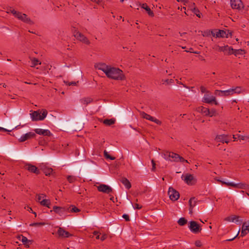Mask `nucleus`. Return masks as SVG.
<instances>
[{
	"mask_svg": "<svg viewBox=\"0 0 249 249\" xmlns=\"http://www.w3.org/2000/svg\"><path fill=\"white\" fill-rule=\"evenodd\" d=\"M108 78L115 80H124L125 79V76L123 71L119 68L110 66L107 74Z\"/></svg>",
	"mask_w": 249,
	"mask_h": 249,
	"instance_id": "nucleus-1",
	"label": "nucleus"
},
{
	"mask_svg": "<svg viewBox=\"0 0 249 249\" xmlns=\"http://www.w3.org/2000/svg\"><path fill=\"white\" fill-rule=\"evenodd\" d=\"M47 114V111L46 109H43L42 112L38 110L32 111L30 115L32 121H37L43 120L46 117Z\"/></svg>",
	"mask_w": 249,
	"mask_h": 249,
	"instance_id": "nucleus-2",
	"label": "nucleus"
},
{
	"mask_svg": "<svg viewBox=\"0 0 249 249\" xmlns=\"http://www.w3.org/2000/svg\"><path fill=\"white\" fill-rule=\"evenodd\" d=\"M181 178L187 184L189 185H194L197 182V179L195 178L194 175L190 174L182 175Z\"/></svg>",
	"mask_w": 249,
	"mask_h": 249,
	"instance_id": "nucleus-3",
	"label": "nucleus"
},
{
	"mask_svg": "<svg viewBox=\"0 0 249 249\" xmlns=\"http://www.w3.org/2000/svg\"><path fill=\"white\" fill-rule=\"evenodd\" d=\"M73 34L74 36L78 40L87 45H89L90 44V41L88 38L81 33L74 29V30H73Z\"/></svg>",
	"mask_w": 249,
	"mask_h": 249,
	"instance_id": "nucleus-4",
	"label": "nucleus"
},
{
	"mask_svg": "<svg viewBox=\"0 0 249 249\" xmlns=\"http://www.w3.org/2000/svg\"><path fill=\"white\" fill-rule=\"evenodd\" d=\"M212 35L213 36H216V37H226L228 38L231 37L232 35L231 32L230 30L224 31L219 30L215 34L213 31H212Z\"/></svg>",
	"mask_w": 249,
	"mask_h": 249,
	"instance_id": "nucleus-5",
	"label": "nucleus"
},
{
	"mask_svg": "<svg viewBox=\"0 0 249 249\" xmlns=\"http://www.w3.org/2000/svg\"><path fill=\"white\" fill-rule=\"evenodd\" d=\"M168 194L169 196L170 199L172 201H176L179 197V193L173 187L169 188Z\"/></svg>",
	"mask_w": 249,
	"mask_h": 249,
	"instance_id": "nucleus-6",
	"label": "nucleus"
},
{
	"mask_svg": "<svg viewBox=\"0 0 249 249\" xmlns=\"http://www.w3.org/2000/svg\"><path fill=\"white\" fill-rule=\"evenodd\" d=\"M16 18L23 21V22L29 24L30 25H33L34 24L33 21L31 20L28 17L27 15L22 14L20 12H19Z\"/></svg>",
	"mask_w": 249,
	"mask_h": 249,
	"instance_id": "nucleus-7",
	"label": "nucleus"
},
{
	"mask_svg": "<svg viewBox=\"0 0 249 249\" xmlns=\"http://www.w3.org/2000/svg\"><path fill=\"white\" fill-rule=\"evenodd\" d=\"M67 210V209L65 207L54 206L53 207V211L56 213L59 214L63 219L65 218Z\"/></svg>",
	"mask_w": 249,
	"mask_h": 249,
	"instance_id": "nucleus-8",
	"label": "nucleus"
},
{
	"mask_svg": "<svg viewBox=\"0 0 249 249\" xmlns=\"http://www.w3.org/2000/svg\"><path fill=\"white\" fill-rule=\"evenodd\" d=\"M190 231L194 233H197L200 232L201 229L199 225L196 221H192L190 222L189 227Z\"/></svg>",
	"mask_w": 249,
	"mask_h": 249,
	"instance_id": "nucleus-9",
	"label": "nucleus"
},
{
	"mask_svg": "<svg viewBox=\"0 0 249 249\" xmlns=\"http://www.w3.org/2000/svg\"><path fill=\"white\" fill-rule=\"evenodd\" d=\"M213 49L219 52H223L225 53H227L229 54H231V50H233V49L231 47H229L228 45L224 46L215 45L213 47Z\"/></svg>",
	"mask_w": 249,
	"mask_h": 249,
	"instance_id": "nucleus-10",
	"label": "nucleus"
},
{
	"mask_svg": "<svg viewBox=\"0 0 249 249\" xmlns=\"http://www.w3.org/2000/svg\"><path fill=\"white\" fill-rule=\"evenodd\" d=\"M214 94L219 96H228L233 95V89H230L226 90H215Z\"/></svg>",
	"mask_w": 249,
	"mask_h": 249,
	"instance_id": "nucleus-11",
	"label": "nucleus"
},
{
	"mask_svg": "<svg viewBox=\"0 0 249 249\" xmlns=\"http://www.w3.org/2000/svg\"><path fill=\"white\" fill-rule=\"evenodd\" d=\"M140 115L143 118H144L146 120H149L151 122H153L155 123L156 124H157L160 125L161 124V121L155 118L154 117H152L151 116L146 113L144 112H143V111L141 112Z\"/></svg>",
	"mask_w": 249,
	"mask_h": 249,
	"instance_id": "nucleus-12",
	"label": "nucleus"
},
{
	"mask_svg": "<svg viewBox=\"0 0 249 249\" xmlns=\"http://www.w3.org/2000/svg\"><path fill=\"white\" fill-rule=\"evenodd\" d=\"M203 101L208 104L213 103L216 105L218 104V102L216 100L215 97L213 95H210L209 94L204 95L203 98Z\"/></svg>",
	"mask_w": 249,
	"mask_h": 249,
	"instance_id": "nucleus-13",
	"label": "nucleus"
},
{
	"mask_svg": "<svg viewBox=\"0 0 249 249\" xmlns=\"http://www.w3.org/2000/svg\"><path fill=\"white\" fill-rule=\"evenodd\" d=\"M98 191L106 194H109L112 192V189L110 186L102 184L97 187Z\"/></svg>",
	"mask_w": 249,
	"mask_h": 249,
	"instance_id": "nucleus-14",
	"label": "nucleus"
},
{
	"mask_svg": "<svg viewBox=\"0 0 249 249\" xmlns=\"http://www.w3.org/2000/svg\"><path fill=\"white\" fill-rule=\"evenodd\" d=\"M110 66H111L107 65L104 63H99L95 65V68L96 69L103 71L106 75L107 74V72L108 71Z\"/></svg>",
	"mask_w": 249,
	"mask_h": 249,
	"instance_id": "nucleus-15",
	"label": "nucleus"
},
{
	"mask_svg": "<svg viewBox=\"0 0 249 249\" xmlns=\"http://www.w3.org/2000/svg\"><path fill=\"white\" fill-rule=\"evenodd\" d=\"M231 5L232 9L240 10L243 8V4L241 0H231Z\"/></svg>",
	"mask_w": 249,
	"mask_h": 249,
	"instance_id": "nucleus-16",
	"label": "nucleus"
},
{
	"mask_svg": "<svg viewBox=\"0 0 249 249\" xmlns=\"http://www.w3.org/2000/svg\"><path fill=\"white\" fill-rule=\"evenodd\" d=\"M24 168L28 170L29 172L35 173L37 175L39 174L40 173V171L37 169V168L36 166L33 165L30 163L25 164L24 165Z\"/></svg>",
	"mask_w": 249,
	"mask_h": 249,
	"instance_id": "nucleus-17",
	"label": "nucleus"
},
{
	"mask_svg": "<svg viewBox=\"0 0 249 249\" xmlns=\"http://www.w3.org/2000/svg\"><path fill=\"white\" fill-rule=\"evenodd\" d=\"M36 134L35 133L33 132H29L25 134L22 135L18 139V141L20 142H23L31 138H34Z\"/></svg>",
	"mask_w": 249,
	"mask_h": 249,
	"instance_id": "nucleus-18",
	"label": "nucleus"
},
{
	"mask_svg": "<svg viewBox=\"0 0 249 249\" xmlns=\"http://www.w3.org/2000/svg\"><path fill=\"white\" fill-rule=\"evenodd\" d=\"M179 155L178 154L173 153V152H166L165 154H164V156L166 157L164 158L166 160H170L169 159L170 158H171L173 159V160L174 161L178 162V158H179Z\"/></svg>",
	"mask_w": 249,
	"mask_h": 249,
	"instance_id": "nucleus-19",
	"label": "nucleus"
},
{
	"mask_svg": "<svg viewBox=\"0 0 249 249\" xmlns=\"http://www.w3.org/2000/svg\"><path fill=\"white\" fill-rule=\"evenodd\" d=\"M35 132L40 135L44 136H50L52 135V133L48 129H43L41 128H36L34 130Z\"/></svg>",
	"mask_w": 249,
	"mask_h": 249,
	"instance_id": "nucleus-20",
	"label": "nucleus"
},
{
	"mask_svg": "<svg viewBox=\"0 0 249 249\" xmlns=\"http://www.w3.org/2000/svg\"><path fill=\"white\" fill-rule=\"evenodd\" d=\"M249 232V220L243 223L242 227L241 236L243 237Z\"/></svg>",
	"mask_w": 249,
	"mask_h": 249,
	"instance_id": "nucleus-21",
	"label": "nucleus"
},
{
	"mask_svg": "<svg viewBox=\"0 0 249 249\" xmlns=\"http://www.w3.org/2000/svg\"><path fill=\"white\" fill-rule=\"evenodd\" d=\"M225 220L228 222H235L237 224H240L242 222V220L239 219V216L234 215H232L226 217L225 218Z\"/></svg>",
	"mask_w": 249,
	"mask_h": 249,
	"instance_id": "nucleus-22",
	"label": "nucleus"
},
{
	"mask_svg": "<svg viewBox=\"0 0 249 249\" xmlns=\"http://www.w3.org/2000/svg\"><path fill=\"white\" fill-rule=\"evenodd\" d=\"M57 234L59 237L68 238L71 236L72 235L68 231L64 230L62 228L59 227L57 231Z\"/></svg>",
	"mask_w": 249,
	"mask_h": 249,
	"instance_id": "nucleus-23",
	"label": "nucleus"
},
{
	"mask_svg": "<svg viewBox=\"0 0 249 249\" xmlns=\"http://www.w3.org/2000/svg\"><path fill=\"white\" fill-rule=\"evenodd\" d=\"M215 139L217 142H222L223 143L226 142L228 143L230 141L228 136L224 134L217 135Z\"/></svg>",
	"mask_w": 249,
	"mask_h": 249,
	"instance_id": "nucleus-24",
	"label": "nucleus"
},
{
	"mask_svg": "<svg viewBox=\"0 0 249 249\" xmlns=\"http://www.w3.org/2000/svg\"><path fill=\"white\" fill-rule=\"evenodd\" d=\"M234 188L242 189H247L249 188V185L245 183H235Z\"/></svg>",
	"mask_w": 249,
	"mask_h": 249,
	"instance_id": "nucleus-25",
	"label": "nucleus"
},
{
	"mask_svg": "<svg viewBox=\"0 0 249 249\" xmlns=\"http://www.w3.org/2000/svg\"><path fill=\"white\" fill-rule=\"evenodd\" d=\"M245 53V51L242 49H238L231 50V54H233L235 56H237L238 55H242Z\"/></svg>",
	"mask_w": 249,
	"mask_h": 249,
	"instance_id": "nucleus-26",
	"label": "nucleus"
},
{
	"mask_svg": "<svg viewBox=\"0 0 249 249\" xmlns=\"http://www.w3.org/2000/svg\"><path fill=\"white\" fill-rule=\"evenodd\" d=\"M40 205L50 208L51 206V201L50 199L43 198L42 200L40 201Z\"/></svg>",
	"mask_w": 249,
	"mask_h": 249,
	"instance_id": "nucleus-27",
	"label": "nucleus"
},
{
	"mask_svg": "<svg viewBox=\"0 0 249 249\" xmlns=\"http://www.w3.org/2000/svg\"><path fill=\"white\" fill-rule=\"evenodd\" d=\"M92 99L90 97H85L80 100L81 103L85 105H88L89 104L92 102Z\"/></svg>",
	"mask_w": 249,
	"mask_h": 249,
	"instance_id": "nucleus-28",
	"label": "nucleus"
},
{
	"mask_svg": "<svg viewBox=\"0 0 249 249\" xmlns=\"http://www.w3.org/2000/svg\"><path fill=\"white\" fill-rule=\"evenodd\" d=\"M115 122V119L112 118L110 119H105L103 120V123L106 125L110 126L113 124Z\"/></svg>",
	"mask_w": 249,
	"mask_h": 249,
	"instance_id": "nucleus-29",
	"label": "nucleus"
},
{
	"mask_svg": "<svg viewBox=\"0 0 249 249\" xmlns=\"http://www.w3.org/2000/svg\"><path fill=\"white\" fill-rule=\"evenodd\" d=\"M142 8L144 9L148 13V15L151 17L154 16L153 12L151 10L150 8L147 6V4L143 3L142 6Z\"/></svg>",
	"mask_w": 249,
	"mask_h": 249,
	"instance_id": "nucleus-30",
	"label": "nucleus"
},
{
	"mask_svg": "<svg viewBox=\"0 0 249 249\" xmlns=\"http://www.w3.org/2000/svg\"><path fill=\"white\" fill-rule=\"evenodd\" d=\"M122 183L125 186V188L129 189L131 185L129 181L126 178H123L121 180Z\"/></svg>",
	"mask_w": 249,
	"mask_h": 249,
	"instance_id": "nucleus-31",
	"label": "nucleus"
},
{
	"mask_svg": "<svg viewBox=\"0 0 249 249\" xmlns=\"http://www.w3.org/2000/svg\"><path fill=\"white\" fill-rule=\"evenodd\" d=\"M196 202L195 197H192L190 199L189 203L190 209H191V210H193V208L196 206Z\"/></svg>",
	"mask_w": 249,
	"mask_h": 249,
	"instance_id": "nucleus-32",
	"label": "nucleus"
},
{
	"mask_svg": "<svg viewBox=\"0 0 249 249\" xmlns=\"http://www.w3.org/2000/svg\"><path fill=\"white\" fill-rule=\"evenodd\" d=\"M233 89V94L234 93L239 94L243 92L244 90L242 89L241 87H236L231 88Z\"/></svg>",
	"mask_w": 249,
	"mask_h": 249,
	"instance_id": "nucleus-33",
	"label": "nucleus"
},
{
	"mask_svg": "<svg viewBox=\"0 0 249 249\" xmlns=\"http://www.w3.org/2000/svg\"><path fill=\"white\" fill-rule=\"evenodd\" d=\"M46 197V196L44 194H38L36 195V201L40 204V201H41L42 199Z\"/></svg>",
	"mask_w": 249,
	"mask_h": 249,
	"instance_id": "nucleus-34",
	"label": "nucleus"
},
{
	"mask_svg": "<svg viewBox=\"0 0 249 249\" xmlns=\"http://www.w3.org/2000/svg\"><path fill=\"white\" fill-rule=\"evenodd\" d=\"M187 220L184 217L180 218L178 221V224L180 226H184L187 223Z\"/></svg>",
	"mask_w": 249,
	"mask_h": 249,
	"instance_id": "nucleus-35",
	"label": "nucleus"
},
{
	"mask_svg": "<svg viewBox=\"0 0 249 249\" xmlns=\"http://www.w3.org/2000/svg\"><path fill=\"white\" fill-rule=\"evenodd\" d=\"M41 62L36 58H34L32 59V66L31 67H34L37 65H40Z\"/></svg>",
	"mask_w": 249,
	"mask_h": 249,
	"instance_id": "nucleus-36",
	"label": "nucleus"
},
{
	"mask_svg": "<svg viewBox=\"0 0 249 249\" xmlns=\"http://www.w3.org/2000/svg\"><path fill=\"white\" fill-rule=\"evenodd\" d=\"M21 241L23 243V244L27 245L28 246H29V243L31 242V241L29 240L27 237L23 236L22 235L21 236Z\"/></svg>",
	"mask_w": 249,
	"mask_h": 249,
	"instance_id": "nucleus-37",
	"label": "nucleus"
},
{
	"mask_svg": "<svg viewBox=\"0 0 249 249\" xmlns=\"http://www.w3.org/2000/svg\"><path fill=\"white\" fill-rule=\"evenodd\" d=\"M217 180L218 181L221 182L223 184H225L227 186H232L233 187H234V186H235V183H234L233 182H226V181H222L220 179H218Z\"/></svg>",
	"mask_w": 249,
	"mask_h": 249,
	"instance_id": "nucleus-38",
	"label": "nucleus"
},
{
	"mask_svg": "<svg viewBox=\"0 0 249 249\" xmlns=\"http://www.w3.org/2000/svg\"><path fill=\"white\" fill-rule=\"evenodd\" d=\"M53 171L52 168H45L43 169V172L46 176L51 175Z\"/></svg>",
	"mask_w": 249,
	"mask_h": 249,
	"instance_id": "nucleus-39",
	"label": "nucleus"
},
{
	"mask_svg": "<svg viewBox=\"0 0 249 249\" xmlns=\"http://www.w3.org/2000/svg\"><path fill=\"white\" fill-rule=\"evenodd\" d=\"M209 109L206 107H201V111L202 113L205 114V115H208L209 113Z\"/></svg>",
	"mask_w": 249,
	"mask_h": 249,
	"instance_id": "nucleus-40",
	"label": "nucleus"
},
{
	"mask_svg": "<svg viewBox=\"0 0 249 249\" xmlns=\"http://www.w3.org/2000/svg\"><path fill=\"white\" fill-rule=\"evenodd\" d=\"M76 179L75 177L73 176H68L67 177V180L70 183H72L74 182Z\"/></svg>",
	"mask_w": 249,
	"mask_h": 249,
	"instance_id": "nucleus-41",
	"label": "nucleus"
},
{
	"mask_svg": "<svg viewBox=\"0 0 249 249\" xmlns=\"http://www.w3.org/2000/svg\"><path fill=\"white\" fill-rule=\"evenodd\" d=\"M162 84H166V85H170L174 83V80L173 79H166L164 80H162Z\"/></svg>",
	"mask_w": 249,
	"mask_h": 249,
	"instance_id": "nucleus-42",
	"label": "nucleus"
},
{
	"mask_svg": "<svg viewBox=\"0 0 249 249\" xmlns=\"http://www.w3.org/2000/svg\"><path fill=\"white\" fill-rule=\"evenodd\" d=\"M192 11L194 12V14L196 15L197 17H198V18H200V13L197 8L194 7V8L192 9Z\"/></svg>",
	"mask_w": 249,
	"mask_h": 249,
	"instance_id": "nucleus-43",
	"label": "nucleus"
},
{
	"mask_svg": "<svg viewBox=\"0 0 249 249\" xmlns=\"http://www.w3.org/2000/svg\"><path fill=\"white\" fill-rule=\"evenodd\" d=\"M18 12H19L18 11H17L15 10L12 9L11 8H10L8 10V11L7 12V13H12L16 18L18 14Z\"/></svg>",
	"mask_w": 249,
	"mask_h": 249,
	"instance_id": "nucleus-44",
	"label": "nucleus"
},
{
	"mask_svg": "<svg viewBox=\"0 0 249 249\" xmlns=\"http://www.w3.org/2000/svg\"><path fill=\"white\" fill-rule=\"evenodd\" d=\"M104 156L107 159H109L110 160H114L115 159V157L110 156L106 151H104Z\"/></svg>",
	"mask_w": 249,
	"mask_h": 249,
	"instance_id": "nucleus-45",
	"label": "nucleus"
},
{
	"mask_svg": "<svg viewBox=\"0 0 249 249\" xmlns=\"http://www.w3.org/2000/svg\"><path fill=\"white\" fill-rule=\"evenodd\" d=\"M72 208L71 209L70 212L71 213H77L80 211V209L76 207L75 206H72Z\"/></svg>",
	"mask_w": 249,
	"mask_h": 249,
	"instance_id": "nucleus-46",
	"label": "nucleus"
},
{
	"mask_svg": "<svg viewBox=\"0 0 249 249\" xmlns=\"http://www.w3.org/2000/svg\"><path fill=\"white\" fill-rule=\"evenodd\" d=\"M216 113V112L215 110H209V113L208 114V115L210 117H212V116H214L215 115Z\"/></svg>",
	"mask_w": 249,
	"mask_h": 249,
	"instance_id": "nucleus-47",
	"label": "nucleus"
},
{
	"mask_svg": "<svg viewBox=\"0 0 249 249\" xmlns=\"http://www.w3.org/2000/svg\"><path fill=\"white\" fill-rule=\"evenodd\" d=\"M238 138L242 140H245L246 139H249V137H248V136H243V135H238Z\"/></svg>",
	"mask_w": 249,
	"mask_h": 249,
	"instance_id": "nucleus-48",
	"label": "nucleus"
},
{
	"mask_svg": "<svg viewBox=\"0 0 249 249\" xmlns=\"http://www.w3.org/2000/svg\"><path fill=\"white\" fill-rule=\"evenodd\" d=\"M122 217L126 221H129L130 218L129 216L127 214H124L122 216Z\"/></svg>",
	"mask_w": 249,
	"mask_h": 249,
	"instance_id": "nucleus-49",
	"label": "nucleus"
},
{
	"mask_svg": "<svg viewBox=\"0 0 249 249\" xmlns=\"http://www.w3.org/2000/svg\"><path fill=\"white\" fill-rule=\"evenodd\" d=\"M142 206H140V205H139L137 203H135L134 205H133V208L135 209H138V210H140L142 208Z\"/></svg>",
	"mask_w": 249,
	"mask_h": 249,
	"instance_id": "nucleus-50",
	"label": "nucleus"
},
{
	"mask_svg": "<svg viewBox=\"0 0 249 249\" xmlns=\"http://www.w3.org/2000/svg\"><path fill=\"white\" fill-rule=\"evenodd\" d=\"M178 161H180L181 162H188L187 160H185L183 157H182L180 156H179Z\"/></svg>",
	"mask_w": 249,
	"mask_h": 249,
	"instance_id": "nucleus-51",
	"label": "nucleus"
},
{
	"mask_svg": "<svg viewBox=\"0 0 249 249\" xmlns=\"http://www.w3.org/2000/svg\"><path fill=\"white\" fill-rule=\"evenodd\" d=\"M151 162L152 164V171H155L156 169V163L153 160H152Z\"/></svg>",
	"mask_w": 249,
	"mask_h": 249,
	"instance_id": "nucleus-52",
	"label": "nucleus"
},
{
	"mask_svg": "<svg viewBox=\"0 0 249 249\" xmlns=\"http://www.w3.org/2000/svg\"><path fill=\"white\" fill-rule=\"evenodd\" d=\"M44 223H34L32 224H31V226H38V225H44Z\"/></svg>",
	"mask_w": 249,
	"mask_h": 249,
	"instance_id": "nucleus-53",
	"label": "nucleus"
},
{
	"mask_svg": "<svg viewBox=\"0 0 249 249\" xmlns=\"http://www.w3.org/2000/svg\"><path fill=\"white\" fill-rule=\"evenodd\" d=\"M195 244H196V246H197V247H200L201 246V243L200 241H198V240L196 241Z\"/></svg>",
	"mask_w": 249,
	"mask_h": 249,
	"instance_id": "nucleus-54",
	"label": "nucleus"
},
{
	"mask_svg": "<svg viewBox=\"0 0 249 249\" xmlns=\"http://www.w3.org/2000/svg\"><path fill=\"white\" fill-rule=\"evenodd\" d=\"M107 234H105L101 237L100 239L101 241H104L107 238Z\"/></svg>",
	"mask_w": 249,
	"mask_h": 249,
	"instance_id": "nucleus-55",
	"label": "nucleus"
},
{
	"mask_svg": "<svg viewBox=\"0 0 249 249\" xmlns=\"http://www.w3.org/2000/svg\"><path fill=\"white\" fill-rule=\"evenodd\" d=\"M238 232H239V231H238ZM238 233H239V232H238ZM238 235V233H237V234H236V236H235L233 238H230V239H227V240H226V241H232L233 240H234V239H235V238L236 237H237V235Z\"/></svg>",
	"mask_w": 249,
	"mask_h": 249,
	"instance_id": "nucleus-56",
	"label": "nucleus"
},
{
	"mask_svg": "<svg viewBox=\"0 0 249 249\" xmlns=\"http://www.w3.org/2000/svg\"><path fill=\"white\" fill-rule=\"evenodd\" d=\"M0 131L7 132V131H9L4 128L0 127Z\"/></svg>",
	"mask_w": 249,
	"mask_h": 249,
	"instance_id": "nucleus-57",
	"label": "nucleus"
},
{
	"mask_svg": "<svg viewBox=\"0 0 249 249\" xmlns=\"http://www.w3.org/2000/svg\"><path fill=\"white\" fill-rule=\"evenodd\" d=\"M195 3H191V6H190V8H191V10H192V9H193V8H194V7H195Z\"/></svg>",
	"mask_w": 249,
	"mask_h": 249,
	"instance_id": "nucleus-58",
	"label": "nucleus"
},
{
	"mask_svg": "<svg viewBox=\"0 0 249 249\" xmlns=\"http://www.w3.org/2000/svg\"><path fill=\"white\" fill-rule=\"evenodd\" d=\"M91 1L96 2L97 3H99L100 2V0H90Z\"/></svg>",
	"mask_w": 249,
	"mask_h": 249,
	"instance_id": "nucleus-59",
	"label": "nucleus"
},
{
	"mask_svg": "<svg viewBox=\"0 0 249 249\" xmlns=\"http://www.w3.org/2000/svg\"><path fill=\"white\" fill-rule=\"evenodd\" d=\"M76 82H72L69 83L68 85H69V86H71V85H76Z\"/></svg>",
	"mask_w": 249,
	"mask_h": 249,
	"instance_id": "nucleus-60",
	"label": "nucleus"
},
{
	"mask_svg": "<svg viewBox=\"0 0 249 249\" xmlns=\"http://www.w3.org/2000/svg\"><path fill=\"white\" fill-rule=\"evenodd\" d=\"M178 2H186L187 0H177Z\"/></svg>",
	"mask_w": 249,
	"mask_h": 249,
	"instance_id": "nucleus-61",
	"label": "nucleus"
},
{
	"mask_svg": "<svg viewBox=\"0 0 249 249\" xmlns=\"http://www.w3.org/2000/svg\"><path fill=\"white\" fill-rule=\"evenodd\" d=\"M98 233H99V232L97 231H94L93 232V234L95 235H98Z\"/></svg>",
	"mask_w": 249,
	"mask_h": 249,
	"instance_id": "nucleus-62",
	"label": "nucleus"
},
{
	"mask_svg": "<svg viewBox=\"0 0 249 249\" xmlns=\"http://www.w3.org/2000/svg\"><path fill=\"white\" fill-rule=\"evenodd\" d=\"M110 199L113 202H115L114 201V198L113 196H111L110 198Z\"/></svg>",
	"mask_w": 249,
	"mask_h": 249,
	"instance_id": "nucleus-63",
	"label": "nucleus"
},
{
	"mask_svg": "<svg viewBox=\"0 0 249 249\" xmlns=\"http://www.w3.org/2000/svg\"><path fill=\"white\" fill-rule=\"evenodd\" d=\"M186 34V33H179V35L180 36H182L183 35Z\"/></svg>",
	"mask_w": 249,
	"mask_h": 249,
	"instance_id": "nucleus-64",
	"label": "nucleus"
}]
</instances>
